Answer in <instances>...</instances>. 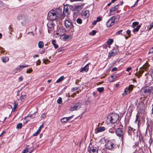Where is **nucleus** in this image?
I'll list each match as a JSON object with an SVG mask.
<instances>
[{
	"label": "nucleus",
	"mask_w": 153,
	"mask_h": 153,
	"mask_svg": "<svg viewBox=\"0 0 153 153\" xmlns=\"http://www.w3.org/2000/svg\"><path fill=\"white\" fill-rule=\"evenodd\" d=\"M62 12V10L59 8L55 10H51L48 14L49 18L51 21H54L57 19H63L65 16L61 15Z\"/></svg>",
	"instance_id": "1"
},
{
	"label": "nucleus",
	"mask_w": 153,
	"mask_h": 153,
	"mask_svg": "<svg viewBox=\"0 0 153 153\" xmlns=\"http://www.w3.org/2000/svg\"><path fill=\"white\" fill-rule=\"evenodd\" d=\"M17 18L19 20L21 21V24L24 26L27 25L30 22L29 17L25 14H21L18 16Z\"/></svg>",
	"instance_id": "2"
},
{
	"label": "nucleus",
	"mask_w": 153,
	"mask_h": 153,
	"mask_svg": "<svg viewBox=\"0 0 153 153\" xmlns=\"http://www.w3.org/2000/svg\"><path fill=\"white\" fill-rule=\"evenodd\" d=\"M105 147L107 149L111 151H113L117 148L116 145L114 142L111 140L107 142L105 144Z\"/></svg>",
	"instance_id": "3"
},
{
	"label": "nucleus",
	"mask_w": 153,
	"mask_h": 153,
	"mask_svg": "<svg viewBox=\"0 0 153 153\" xmlns=\"http://www.w3.org/2000/svg\"><path fill=\"white\" fill-rule=\"evenodd\" d=\"M119 115L118 114L113 113L111 114L108 117V119L110 122L114 124L116 123L119 120Z\"/></svg>",
	"instance_id": "4"
},
{
	"label": "nucleus",
	"mask_w": 153,
	"mask_h": 153,
	"mask_svg": "<svg viewBox=\"0 0 153 153\" xmlns=\"http://www.w3.org/2000/svg\"><path fill=\"white\" fill-rule=\"evenodd\" d=\"M149 67V64L148 63H146L144 64L143 66L140 68V70L138 72H137L135 74L136 76L139 78L140 76H141L144 72V70L146 71V69H147Z\"/></svg>",
	"instance_id": "5"
},
{
	"label": "nucleus",
	"mask_w": 153,
	"mask_h": 153,
	"mask_svg": "<svg viewBox=\"0 0 153 153\" xmlns=\"http://www.w3.org/2000/svg\"><path fill=\"white\" fill-rule=\"evenodd\" d=\"M115 133L116 135L121 139L122 141H123V138L125 133L121 128H117L115 130Z\"/></svg>",
	"instance_id": "6"
},
{
	"label": "nucleus",
	"mask_w": 153,
	"mask_h": 153,
	"mask_svg": "<svg viewBox=\"0 0 153 153\" xmlns=\"http://www.w3.org/2000/svg\"><path fill=\"white\" fill-rule=\"evenodd\" d=\"M65 26L67 29H70L74 28V26L70 20H66L65 21Z\"/></svg>",
	"instance_id": "7"
},
{
	"label": "nucleus",
	"mask_w": 153,
	"mask_h": 153,
	"mask_svg": "<svg viewBox=\"0 0 153 153\" xmlns=\"http://www.w3.org/2000/svg\"><path fill=\"white\" fill-rule=\"evenodd\" d=\"M115 19V17L114 16L111 17L107 22V27H111L112 26L114 23Z\"/></svg>",
	"instance_id": "8"
},
{
	"label": "nucleus",
	"mask_w": 153,
	"mask_h": 153,
	"mask_svg": "<svg viewBox=\"0 0 153 153\" xmlns=\"http://www.w3.org/2000/svg\"><path fill=\"white\" fill-rule=\"evenodd\" d=\"M82 104L81 103H77L73 107H71L70 110L71 111L78 110Z\"/></svg>",
	"instance_id": "9"
},
{
	"label": "nucleus",
	"mask_w": 153,
	"mask_h": 153,
	"mask_svg": "<svg viewBox=\"0 0 153 153\" xmlns=\"http://www.w3.org/2000/svg\"><path fill=\"white\" fill-rule=\"evenodd\" d=\"M141 94H149L148 88L144 87L141 90Z\"/></svg>",
	"instance_id": "10"
},
{
	"label": "nucleus",
	"mask_w": 153,
	"mask_h": 153,
	"mask_svg": "<svg viewBox=\"0 0 153 153\" xmlns=\"http://www.w3.org/2000/svg\"><path fill=\"white\" fill-rule=\"evenodd\" d=\"M119 5H117L114 7H112L110 10V16L114 15V14L113 12L116 11L119 8Z\"/></svg>",
	"instance_id": "11"
},
{
	"label": "nucleus",
	"mask_w": 153,
	"mask_h": 153,
	"mask_svg": "<svg viewBox=\"0 0 153 153\" xmlns=\"http://www.w3.org/2000/svg\"><path fill=\"white\" fill-rule=\"evenodd\" d=\"M98 149L96 147H91L89 151L90 153H98Z\"/></svg>",
	"instance_id": "12"
},
{
	"label": "nucleus",
	"mask_w": 153,
	"mask_h": 153,
	"mask_svg": "<svg viewBox=\"0 0 153 153\" xmlns=\"http://www.w3.org/2000/svg\"><path fill=\"white\" fill-rule=\"evenodd\" d=\"M89 69L88 64H87L83 68L80 69V72H87Z\"/></svg>",
	"instance_id": "13"
},
{
	"label": "nucleus",
	"mask_w": 153,
	"mask_h": 153,
	"mask_svg": "<svg viewBox=\"0 0 153 153\" xmlns=\"http://www.w3.org/2000/svg\"><path fill=\"white\" fill-rule=\"evenodd\" d=\"M69 9L66 6H65L64 8L63 13L62 15H64L65 16L66 15H68V14Z\"/></svg>",
	"instance_id": "14"
},
{
	"label": "nucleus",
	"mask_w": 153,
	"mask_h": 153,
	"mask_svg": "<svg viewBox=\"0 0 153 153\" xmlns=\"http://www.w3.org/2000/svg\"><path fill=\"white\" fill-rule=\"evenodd\" d=\"M105 128L104 127H101L98 128L97 130H95V133L97 134L98 132L104 131L105 130Z\"/></svg>",
	"instance_id": "15"
},
{
	"label": "nucleus",
	"mask_w": 153,
	"mask_h": 153,
	"mask_svg": "<svg viewBox=\"0 0 153 153\" xmlns=\"http://www.w3.org/2000/svg\"><path fill=\"white\" fill-rule=\"evenodd\" d=\"M33 147H31L29 149H26L22 152V153H30L33 151Z\"/></svg>",
	"instance_id": "16"
},
{
	"label": "nucleus",
	"mask_w": 153,
	"mask_h": 153,
	"mask_svg": "<svg viewBox=\"0 0 153 153\" xmlns=\"http://www.w3.org/2000/svg\"><path fill=\"white\" fill-rule=\"evenodd\" d=\"M72 117V116L69 117H64L61 120V121L62 123L66 122L68 120L71 119Z\"/></svg>",
	"instance_id": "17"
},
{
	"label": "nucleus",
	"mask_w": 153,
	"mask_h": 153,
	"mask_svg": "<svg viewBox=\"0 0 153 153\" xmlns=\"http://www.w3.org/2000/svg\"><path fill=\"white\" fill-rule=\"evenodd\" d=\"M28 66V65H20L19 66V68H17L16 69V70H17V71H20L22 69L25 67H27Z\"/></svg>",
	"instance_id": "18"
},
{
	"label": "nucleus",
	"mask_w": 153,
	"mask_h": 153,
	"mask_svg": "<svg viewBox=\"0 0 153 153\" xmlns=\"http://www.w3.org/2000/svg\"><path fill=\"white\" fill-rule=\"evenodd\" d=\"M116 54H117L116 52V50L115 49H114L112 50L111 52H110L108 56L109 57H111L112 56H114Z\"/></svg>",
	"instance_id": "19"
},
{
	"label": "nucleus",
	"mask_w": 153,
	"mask_h": 153,
	"mask_svg": "<svg viewBox=\"0 0 153 153\" xmlns=\"http://www.w3.org/2000/svg\"><path fill=\"white\" fill-rule=\"evenodd\" d=\"M47 27L49 28H51L54 27V25L52 22H48L47 24Z\"/></svg>",
	"instance_id": "20"
},
{
	"label": "nucleus",
	"mask_w": 153,
	"mask_h": 153,
	"mask_svg": "<svg viewBox=\"0 0 153 153\" xmlns=\"http://www.w3.org/2000/svg\"><path fill=\"white\" fill-rule=\"evenodd\" d=\"M1 59L2 61L4 63L8 62L9 60V58L7 57H2Z\"/></svg>",
	"instance_id": "21"
},
{
	"label": "nucleus",
	"mask_w": 153,
	"mask_h": 153,
	"mask_svg": "<svg viewBox=\"0 0 153 153\" xmlns=\"http://www.w3.org/2000/svg\"><path fill=\"white\" fill-rule=\"evenodd\" d=\"M117 77V75H115V76H111L109 78V80L110 82H113L114 79Z\"/></svg>",
	"instance_id": "22"
},
{
	"label": "nucleus",
	"mask_w": 153,
	"mask_h": 153,
	"mask_svg": "<svg viewBox=\"0 0 153 153\" xmlns=\"http://www.w3.org/2000/svg\"><path fill=\"white\" fill-rule=\"evenodd\" d=\"M149 94L153 95V87H150L148 88Z\"/></svg>",
	"instance_id": "23"
},
{
	"label": "nucleus",
	"mask_w": 153,
	"mask_h": 153,
	"mask_svg": "<svg viewBox=\"0 0 153 153\" xmlns=\"http://www.w3.org/2000/svg\"><path fill=\"white\" fill-rule=\"evenodd\" d=\"M129 91H130L129 90V89L128 88H126L125 89L124 93L123 94V96H125L126 95H127L128 93H129Z\"/></svg>",
	"instance_id": "24"
},
{
	"label": "nucleus",
	"mask_w": 153,
	"mask_h": 153,
	"mask_svg": "<svg viewBox=\"0 0 153 153\" xmlns=\"http://www.w3.org/2000/svg\"><path fill=\"white\" fill-rule=\"evenodd\" d=\"M26 95H22L20 97V100L22 102H23L24 101L25 99H26Z\"/></svg>",
	"instance_id": "25"
},
{
	"label": "nucleus",
	"mask_w": 153,
	"mask_h": 153,
	"mask_svg": "<svg viewBox=\"0 0 153 153\" xmlns=\"http://www.w3.org/2000/svg\"><path fill=\"white\" fill-rule=\"evenodd\" d=\"M135 129H134L133 128L131 127H128V133L129 135H131V131H134Z\"/></svg>",
	"instance_id": "26"
},
{
	"label": "nucleus",
	"mask_w": 153,
	"mask_h": 153,
	"mask_svg": "<svg viewBox=\"0 0 153 153\" xmlns=\"http://www.w3.org/2000/svg\"><path fill=\"white\" fill-rule=\"evenodd\" d=\"M39 47L40 48H42L44 47V43L42 41H40L39 42L38 44Z\"/></svg>",
	"instance_id": "27"
},
{
	"label": "nucleus",
	"mask_w": 153,
	"mask_h": 153,
	"mask_svg": "<svg viewBox=\"0 0 153 153\" xmlns=\"http://www.w3.org/2000/svg\"><path fill=\"white\" fill-rule=\"evenodd\" d=\"M64 77L63 76H61L56 81V83H58L59 82H60L62 80H63V79H64Z\"/></svg>",
	"instance_id": "28"
},
{
	"label": "nucleus",
	"mask_w": 153,
	"mask_h": 153,
	"mask_svg": "<svg viewBox=\"0 0 153 153\" xmlns=\"http://www.w3.org/2000/svg\"><path fill=\"white\" fill-rule=\"evenodd\" d=\"M140 27L141 26L140 25H138L136 28H134L133 30V32L134 33L136 32H138L139 31V29L140 28Z\"/></svg>",
	"instance_id": "29"
},
{
	"label": "nucleus",
	"mask_w": 153,
	"mask_h": 153,
	"mask_svg": "<svg viewBox=\"0 0 153 153\" xmlns=\"http://www.w3.org/2000/svg\"><path fill=\"white\" fill-rule=\"evenodd\" d=\"M113 42V40L112 39H109L107 41V43L108 45H111Z\"/></svg>",
	"instance_id": "30"
},
{
	"label": "nucleus",
	"mask_w": 153,
	"mask_h": 153,
	"mask_svg": "<svg viewBox=\"0 0 153 153\" xmlns=\"http://www.w3.org/2000/svg\"><path fill=\"white\" fill-rule=\"evenodd\" d=\"M84 16L86 17H88L89 16V11L88 10H86L84 13Z\"/></svg>",
	"instance_id": "31"
},
{
	"label": "nucleus",
	"mask_w": 153,
	"mask_h": 153,
	"mask_svg": "<svg viewBox=\"0 0 153 153\" xmlns=\"http://www.w3.org/2000/svg\"><path fill=\"white\" fill-rule=\"evenodd\" d=\"M22 123H19L17 124L16 126V128L17 129H20L22 128Z\"/></svg>",
	"instance_id": "32"
},
{
	"label": "nucleus",
	"mask_w": 153,
	"mask_h": 153,
	"mask_svg": "<svg viewBox=\"0 0 153 153\" xmlns=\"http://www.w3.org/2000/svg\"><path fill=\"white\" fill-rule=\"evenodd\" d=\"M97 90L100 92L101 93L104 91V88L103 87H101L98 88Z\"/></svg>",
	"instance_id": "33"
},
{
	"label": "nucleus",
	"mask_w": 153,
	"mask_h": 153,
	"mask_svg": "<svg viewBox=\"0 0 153 153\" xmlns=\"http://www.w3.org/2000/svg\"><path fill=\"white\" fill-rule=\"evenodd\" d=\"M139 22H134L133 23L132 25V27L134 28L137 25H138Z\"/></svg>",
	"instance_id": "34"
},
{
	"label": "nucleus",
	"mask_w": 153,
	"mask_h": 153,
	"mask_svg": "<svg viewBox=\"0 0 153 153\" xmlns=\"http://www.w3.org/2000/svg\"><path fill=\"white\" fill-rule=\"evenodd\" d=\"M115 131V128L114 127L110 128L109 130V132L112 133H114Z\"/></svg>",
	"instance_id": "35"
},
{
	"label": "nucleus",
	"mask_w": 153,
	"mask_h": 153,
	"mask_svg": "<svg viewBox=\"0 0 153 153\" xmlns=\"http://www.w3.org/2000/svg\"><path fill=\"white\" fill-rule=\"evenodd\" d=\"M76 22L78 24H80L82 23V21L81 19L78 18L76 20Z\"/></svg>",
	"instance_id": "36"
},
{
	"label": "nucleus",
	"mask_w": 153,
	"mask_h": 153,
	"mask_svg": "<svg viewBox=\"0 0 153 153\" xmlns=\"http://www.w3.org/2000/svg\"><path fill=\"white\" fill-rule=\"evenodd\" d=\"M18 106V103L16 102H14V105L13 107V110L14 111L16 109Z\"/></svg>",
	"instance_id": "37"
},
{
	"label": "nucleus",
	"mask_w": 153,
	"mask_h": 153,
	"mask_svg": "<svg viewBox=\"0 0 153 153\" xmlns=\"http://www.w3.org/2000/svg\"><path fill=\"white\" fill-rule=\"evenodd\" d=\"M57 102L58 104H60L62 102V99L61 97H59V99L57 100Z\"/></svg>",
	"instance_id": "38"
},
{
	"label": "nucleus",
	"mask_w": 153,
	"mask_h": 153,
	"mask_svg": "<svg viewBox=\"0 0 153 153\" xmlns=\"http://www.w3.org/2000/svg\"><path fill=\"white\" fill-rule=\"evenodd\" d=\"M96 33V31L95 30H93L91 32L89 33L90 35H92L94 36L95 35Z\"/></svg>",
	"instance_id": "39"
},
{
	"label": "nucleus",
	"mask_w": 153,
	"mask_h": 153,
	"mask_svg": "<svg viewBox=\"0 0 153 153\" xmlns=\"http://www.w3.org/2000/svg\"><path fill=\"white\" fill-rule=\"evenodd\" d=\"M133 88V85H130L128 87V88L129 89V90L130 91H131L132 90Z\"/></svg>",
	"instance_id": "40"
},
{
	"label": "nucleus",
	"mask_w": 153,
	"mask_h": 153,
	"mask_svg": "<svg viewBox=\"0 0 153 153\" xmlns=\"http://www.w3.org/2000/svg\"><path fill=\"white\" fill-rule=\"evenodd\" d=\"M35 114L34 113L33 114H30L29 116H28V117H30L33 118L35 117Z\"/></svg>",
	"instance_id": "41"
},
{
	"label": "nucleus",
	"mask_w": 153,
	"mask_h": 153,
	"mask_svg": "<svg viewBox=\"0 0 153 153\" xmlns=\"http://www.w3.org/2000/svg\"><path fill=\"white\" fill-rule=\"evenodd\" d=\"M138 118H139V116H138V115H137L136 116V120H135V122L136 123L137 122V121H138V123L140 122V120H138Z\"/></svg>",
	"instance_id": "42"
},
{
	"label": "nucleus",
	"mask_w": 153,
	"mask_h": 153,
	"mask_svg": "<svg viewBox=\"0 0 153 153\" xmlns=\"http://www.w3.org/2000/svg\"><path fill=\"white\" fill-rule=\"evenodd\" d=\"M123 30H120L119 31H118L116 33V35H119V34H121L122 32L123 31Z\"/></svg>",
	"instance_id": "43"
},
{
	"label": "nucleus",
	"mask_w": 153,
	"mask_h": 153,
	"mask_svg": "<svg viewBox=\"0 0 153 153\" xmlns=\"http://www.w3.org/2000/svg\"><path fill=\"white\" fill-rule=\"evenodd\" d=\"M79 88L78 87L74 88L72 89L71 91H75L78 90Z\"/></svg>",
	"instance_id": "44"
},
{
	"label": "nucleus",
	"mask_w": 153,
	"mask_h": 153,
	"mask_svg": "<svg viewBox=\"0 0 153 153\" xmlns=\"http://www.w3.org/2000/svg\"><path fill=\"white\" fill-rule=\"evenodd\" d=\"M131 31L130 30H128L126 31V33L127 34H128L129 37H131V35H130V33H131Z\"/></svg>",
	"instance_id": "45"
},
{
	"label": "nucleus",
	"mask_w": 153,
	"mask_h": 153,
	"mask_svg": "<svg viewBox=\"0 0 153 153\" xmlns=\"http://www.w3.org/2000/svg\"><path fill=\"white\" fill-rule=\"evenodd\" d=\"M39 133V132L37 131L36 132L34 133L33 134V136H37Z\"/></svg>",
	"instance_id": "46"
},
{
	"label": "nucleus",
	"mask_w": 153,
	"mask_h": 153,
	"mask_svg": "<svg viewBox=\"0 0 153 153\" xmlns=\"http://www.w3.org/2000/svg\"><path fill=\"white\" fill-rule=\"evenodd\" d=\"M50 62V61L48 59L44 60H43L44 62L46 64H47L48 62Z\"/></svg>",
	"instance_id": "47"
},
{
	"label": "nucleus",
	"mask_w": 153,
	"mask_h": 153,
	"mask_svg": "<svg viewBox=\"0 0 153 153\" xmlns=\"http://www.w3.org/2000/svg\"><path fill=\"white\" fill-rule=\"evenodd\" d=\"M43 125H42L39 128V129L38 130V131L39 132L40 131L41 129L43 127Z\"/></svg>",
	"instance_id": "48"
},
{
	"label": "nucleus",
	"mask_w": 153,
	"mask_h": 153,
	"mask_svg": "<svg viewBox=\"0 0 153 153\" xmlns=\"http://www.w3.org/2000/svg\"><path fill=\"white\" fill-rule=\"evenodd\" d=\"M117 68L116 67H114L111 70V71L113 72L114 71H117Z\"/></svg>",
	"instance_id": "49"
},
{
	"label": "nucleus",
	"mask_w": 153,
	"mask_h": 153,
	"mask_svg": "<svg viewBox=\"0 0 153 153\" xmlns=\"http://www.w3.org/2000/svg\"><path fill=\"white\" fill-rule=\"evenodd\" d=\"M102 20V19L99 17H98L97 18V19L96 21L98 22H100Z\"/></svg>",
	"instance_id": "50"
},
{
	"label": "nucleus",
	"mask_w": 153,
	"mask_h": 153,
	"mask_svg": "<svg viewBox=\"0 0 153 153\" xmlns=\"http://www.w3.org/2000/svg\"><path fill=\"white\" fill-rule=\"evenodd\" d=\"M41 61H40L39 59L38 60L37 62L36 63V65H39L40 64Z\"/></svg>",
	"instance_id": "51"
},
{
	"label": "nucleus",
	"mask_w": 153,
	"mask_h": 153,
	"mask_svg": "<svg viewBox=\"0 0 153 153\" xmlns=\"http://www.w3.org/2000/svg\"><path fill=\"white\" fill-rule=\"evenodd\" d=\"M153 53V47H152V48L150 50L149 52V53Z\"/></svg>",
	"instance_id": "52"
},
{
	"label": "nucleus",
	"mask_w": 153,
	"mask_h": 153,
	"mask_svg": "<svg viewBox=\"0 0 153 153\" xmlns=\"http://www.w3.org/2000/svg\"><path fill=\"white\" fill-rule=\"evenodd\" d=\"M32 71V69H30L29 70H27L26 71V73H30Z\"/></svg>",
	"instance_id": "53"
},
{
	"label": "nucleus",
	"mask_w": 153,
	"mask_h": 153,
	"mask_svg": "<svg viewBox=\"0 0 153 153\" xmlns=\"http://www.w3.org/2000/svg\"><path fill=\"white\" fill-rule=\"evenodd\" d=\"M63 49H62V48H59L58 50V52H60L62 51L63 50Z\"/></svg>",
	"instance_id": "54"
},
{
	"label": "nucleus",
	"mask_w": 153,
	"mask_h": 153,
	"mask_svg": "<svg viewBox=\"0 0 153 153\" xmlns=\"http://www.w3.org/2000/svg\"><path fill=\"white\" fill-rule=\"evenodd\" d=\"M23 79V78L21 76L19 77V81H22Z\"/></svg>",
	"instance_id": "55"
},
{
	"label": "nucleus",
	"mask_w": 153,
	"mask_h": 153,
	"mask_svg": "<svg viewBox=\"0 0 153 153\" xmlns=\"http://www.w3.org/2000/svg\"><path fill=\"white\" fill-rule=\"evenodd\" d=\"M83 0H70L71 2H73L75 1H82Z\"/></svg>",
	"instance_id": "56"
},
{
	"label": "nucleus",
	"mask_w": 153,
	"mask_h": 153,
	"mask_svg": "<svg viewBox=\"0 0 153 153\" xmlns=\"http://www.w3.org/2000/svg\"><path fill=\"white\" fill-rule=\"evenodd\" d=\"M27 34H29L31 35H32L33 36H34V33L32 32H29Z\"/></svg>",
	"instance_id": "57"
},
{
	"label": "nucleus",
	"mask_w": 153,
	"mask_h": 153,
	"mask_svg": "<svg viewBox=\"0 0 153 153\" xmlns=\"http://www.w3.org/2000/svg\"><path fill=\"white\" fill-rule=\"evenodd\" d=\"M131 70V67H128V68H127L126 69V71H129L130 70Z\"/></svg>",
	"instance_id": "58"
},
{
	"label": "nucleus",
	"mask_w": 153,
	"mask_h": 153,
	"mask_svg": "<svg viewBox=\"0 0 153 153\" xmlns=\"http://www.w3.org/2000/svg\"><path fill=\"white\" fill-rule=\"evenodd\" d=\"M56 40L54 39H53L52 40V43L53 45L55 44Z\"/></svg>",
	"instance_id": "59"
},
{
	"label": "nucleus",
	"mask_w": 153,
	"mask_h": 153,
	"mask_svg": "<svg viewBox=\"0 0 153 153\" xmlns=\"http://www.w3.org/2000/svg\"><path fill=\"white\" fill-rule=\"evenodd\" d=\"M53 46H54L55 48L56 49L57 48H58V47H59L58 45H56V44H54L53 45Z\"/></svg>",
	"instance_id": "60"
},
{
	"label": "nucleus",
	"mask_w": 153,
	"mask_h": 153,
	"mask_svg": "<svg viewBox=\"0 0 153 153\" xmlns=\"http://www.w3.org/2000/svg\"><path fill=\"white\" fill-rule=\"evenodd\" d=\"M97 22L96 20L92 22V24L94 25H95L96 24V23Z\"/></svg>",
	"instance_id": "61"
},
{
	"label": "nucleus",
	"mask_w": 153,
	"mask_h": 153,
	"mask_svg": "<svg viewBox=\"0 0 153 153\" xmlns=\"http://www.w3.org/2000/svg\"><path fill=\"white\" fill-rule=\"evenodd\" d=\"M46 114H42L41 117H42V118H43L45 117Z\"/></svg>",
	"instance_id": "62"
},
{
	"label": "nucleus",
	"mask_w": 153,
	"mask_h": 153,
	"mask_svg": "<svg viewBox=\"0 0 153 153\" xmlns=\"http://www.w3.org/2000/svg\"><path fill=\"white\" fill-rule=\"evenodd\" d=\"M153 27V26L151 25V24L150 25V27L149 29V30H151L152 29V28Z\"/></svg>",
	"instance_id": "63"
},
{
	"label": "nucleus",
	"mask_w": 153,
	"mask_h": 153,
	"mask_svg": "<svg viewBox=\"0 0 153 153\" xmlns=\"http://www.w3.org/2000/svg\"><path fill=\"white\" fill-rule=\"evenodd\" d=\"M76 95V93H74L73 94H72L71 95V96L73 97H74V96Z\"/></svg>",
	"instance_id": "64"
}]
</instances>
